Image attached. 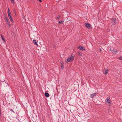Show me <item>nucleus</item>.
Here are the masks:
<instances>
[{
  "label": "nucleus",
  "instance_id": "nucleus-20",
  "mask_svg": "<svg viewBox=\"0 0 122 122\" xmlns=\"http://www.w3.org/2000/svg\"><path fill=\"white\" fill-rule=\"evenodd\" d=\"M119 59L120 60H122V56H121L119 57Z\"/></svg>",
  "mask_w": 122,
  "mask_h": 122
},
{
  "label": "nucleus",
  "instance_id": "nucleus-10",
  "mask_svg": "<svg viewBox=\"0 0 122 122\" xmlns=\"http://www.w3.org/2000/svg\"><path fill=\"white\" fill-rule=\"evenodd\" d=\"M33 42L34 43L35 45H36V46H38V45L37 44V42H36L35 40H34Z\"/></svg>",
  "mask_w": 122,
  "mask_h": 122
},
{
  "label": "nucleus",
  "instance_id": "nucleus-7",
  "mask_svg": "<svg viewBox=\"0 0 122 122\" xmlns=\"http://www.w3.org/2000/svg\"><path fill=\"white\" fill-rule=\"evenodd\" d=\"M78 49L81 50L85 51L86 50L85 48L84 47H82L81 46H79L78 48Z\"/></svg>",
  "mask_w": 122,
  "mask_h": 122
},
{
  "label": "nucleus",
  "instance_id": "nucleus-16",
  "mask_svg": "<svg viewBox=\"0 0 122 122\" xmlns=\"http://www.w3.org/2000/svg\"><path fill=\"white\" fill-rule=\"evenodd\" d=\"M7 13L8 14V15H11V13L10 12V10H9V9H8V10L7 11Z\"/></svg>",
  "mask_w": 122,
  "mask_h": 122
},
{
  "label": "nucleus",
  "instance_id": "nucleus-1",
  "mask_svg": "<svg viewBox=\"0 0 122 122\" xmlns=\"http://www.w3.org/2000/svg\"><path fill=\"white\" fill-rule=\"evenodd\" d=\"M75 57V55H71L70 56L68 57L67 60L66 62L68 63L69 62H71L73 61Z\"/></svg>",
  "mask_w": 122,
  "mask_h": 122
},
{
  "label": "nucleus",
  "instance_id": "nucleus-25",
  "mask_svg": "<svg viewBox=\"0 0 122 122\" xmlns=\"http://www.w3.org/2000/svg\"><path fill=\"white\" fill-rule=\"evenodd\" d=\"M109 51H112V50H111V49L110 48V49Z\"/></svg>",
  "mask_w": 122,
  "mask_h": 122
},
{
  "label": "nucleus",
  "instance_id": "nucleus-26",
  "mask_svg": "<svg viewBox=\"0 0 122 122\" xmlns=\"http://www.w3.org/2000/svg\"><path fill=\"white\" fill-rule=\"evenodd\" d=\"M55 45H54L53 46V47H55Z\"/></svg>",
  "mask_w": 122,
  "mask_h": 122
},
{
  "label": "nucleus",
  "instance_id": "nucleus-23",
  "mask_svg": "<svg viewBox=\"0 0 122 122\" xmlns=\"http://www.w3.org/2000/svg\"><path fill=\"white\" fill-rule=\"evenodd\" d=\"M10 110L11 111H12L14 113V112L13 111V110L12 109H11Z\"/></svg>",
  "mask_w": 122,
  "mask_h": 122
},
{
  "label": "nucleus",
  "instance_id": "nucleus-17",
  "mask_svg": "<svg viewBox=\"0 0 122 122\" xmlns=\"http://www.w3.org/2000/svg\"><path fill=\"white\" fill-rule=\"evenodd\" d=\"M64 21H58V23H60L61 24H63L64 23Z\"/></svg>",
  "mask_w": 122,
  "mask_h": 122
},
{
  "label": "nucleus",
  "instance_id": "nucleus-27",
  "mask_svg": "<svg viewBox=\"0 0 122 122\" xmlns=\"http://www.w3.org/2000/svg\"><path fill=\"white\" fill-rule=\"evenodd\" d=\"M15 12V15H16V13H15V12Z\"/></svg>",
  "mask_w": 122,
  "mask_h": 122
},
{
  "label": "nucleus",
  "instance_id": "nucleus-22",
  "mask_svg": "<svg viewBox=\"0 0 122 122\" xmlns=\"http://www.w3.org/2000/svg\"><path fill=\"white\" fill-rule=\"evenodd\" d=\"M99 50H100V52H101V51H102V50L101 48H100L99 49Z\"/></svg>",
  "mask_w": 122,
  "mask_h": 122
},
{
  "label": "nucleus",
  "instance_id": "nucleus-21",
  "mask_svg": "<svg viewBox=\"0 0 122 122\" xmlns=\"http://www.w3.org/2000/svg\"><path fill=\"white\" fill-rule=\"evenodd\" d=\"M1 110L0 108V115H1Z\"/></svg>",
  "mask_w": 122,
  "mask_h": 122
},
{
  "label": "nucleus",
  "instance_id": "nucleus-6",
  "mask_svg": "<svg viewBox=\"0 0 122 122\" xmlns=\"http://www.w3.org/2000/svg\"><path fill=\"white\" fill-rule=\"evenodd\" d=\"M85 24L86 25L85 26L87 28L89 29H91V28L92 27L91 26V25L90 24L88 23H85Z\"/></svg>",
  "mask_w": 122,
  "mask_h": 122
},
{
  "label": "nucleus",
  "instance_id": "nucleus-14",
  "mask_svg": "<svg viewBox=\"0 0 122 122\" xmlns=\"http://www.w3.org/2000/svg\"><path fill=\"white\" fill-rule=\"evenodd\" d=\"M108 69H107V70H106L105 72V75H107V73H108Z\"/></svg>",
  "mask_w": 122,
  "mask_h": 122
},
{
  "label": "nucleus",
  "instance_id": "nucleus-24",
  "mask_svg": "<svg viewBox=\"0 0 122 122\" xmlns=\"http://www.w3.org/2000/svg\"><path fill=\"white\" fill-rule=\"evenodd\" d=\"M39 1L40 2H42V1L41 0H39Z\"/></svg>",
  "mask_w": 122,
  "mask_h": 122
},
{
  "label": "nucleus",
  "instance_id": "nucleus-5",
  "mask_svg": "<svg viewBox=\"0 0 122 122\" xmlns=\"http://www.w3.org/2000/svg\"><path fill=\"white\" fill-rule=\"evenodd\" d=\"M97 95V93H95L91 94L90 95V96L92 98H93L94 97H95Z\"/></svg>",
  "mask_w": 122,
  "mask_h": 122
},
{
  "label": "nucleus",
  "instance_id": "nucleus-2",
  "mask_svg": "<svg viewBox=\"0 0 122 122\" xmlns=\"http://www.w3.org/2000/svg\"><path fill=\"white\" fill-rule=\"evenodd\" d=\"M117 21L115 18H112L111 19V23L113 25L116 24Z\"/></svg>",
  "mask_w": 122,
  "mask_h": 122
},
{
  "label": "nucleus",
  "instance_id": "nucleus-8",
  "mask_svg": "<svg viewBox=\"0 0 122 122\" xmlns=\"http://www.w3.org/2000/svg\"><path fill=\"white\" fill-rule=\"evenodd\" d=\"M8 16L9 17V19L10 20V21L12 22H13V20L12 19V16L11 15H11H8Z\"/></svg>",
  "mask_w": 122,
  "mask_h": 122
},
{
  "label": "nucleus",
  "instance_id": "nucleus-11",
  "mask_svg": "<svg viewBox=\"0 0 122 122\" xmlns=\"http://www.w3.org/2000/svg\"><path fill=\"white\" fill-rule=\"evenodd\" d=\"M117 50L116 49H113V50H112V53L114 54H115L116 53L117 51Z\"/></svg>",
  "mask_w": 122,
  "mask_h": 122
},
{
  "label": "nucleus",
  "instance_id": "nucleus-15",
  "mask_svg": "<svg viewBox=\"0 0 122 122\" xmlns=\"http://www.w3.org/2000/svg\"><path fill=\"white\" fill-rule=\"evenodd\" d=\"M1 37L2 39V40H3L5 42V39L3 37V36L2 35H1Z\"/></svg>",
  "mask_w": 122,
  "mask_h": 122
},
{
  "label": "nucleus",
  "instance_id": "nucleus-19",
  "mask_svg": "<svg viewBox=\"0 0 122 122\" xmlns=\"http://www.w3.org/2000/svg\"><path fill=\"white\" fill-rule=\"evenodd\" d=\"M10 1H11V3L13 4H14V3H15V2L14 1V0H10Z\"/></svg>",
  "mask_w": 122,
  "mask_h": 122
},
{
  "label": "nucleus",
  "instance_id": "nucleus-13",
  "mask_svg": "<svg viewBox=\"0 0 122 122\" xmlns=\"http://www.w3.org/2000/svg\"><path fill=\"white\" fill-rule=\"evenodd\" d=\"M61 15H58V17L56 18V19L57 20H58L61 17Z\"/></svg>",
  "mask_w": 122,
  "mask_h": 122
},
{
  "label": "nucleus",
  "instance_id": "nucleus-3",
  "mask_svg": "<svg viewBox=\"0 0 122 122\" xmlns=\"http://www.w3.org/2000/svg\"><path fill=\"white\" fill-rule=\"evenodd\" d=\"M5 19L6 20V22L7 24L8 25V27H9L10 25V22L8 19L7 17H5Z\"/></svg>",
  "mask_w": 122,
  "mask_h": 122
},
{
  "label": "nucleus",
  "instance_id": "nucleus-12",
  "mask_svg": "<svg viewBox=\"0 0 122 122\" xmlns=\"http://www.w3.org/2000/svg\"><path fill=\"white\" fill-rule=\"evenodd\" d=\"M78 55L79 56H82V53L80 51H78Z\"/></svg>",
  "mask_w": 122,
  "mask_h": 122
},
{
  "label": "nucleus",
  "instance_id": "nucleus-4",
  "mask_svg": "<svg viewBox=\"0 0 122 122\" xmlns=\"http://www.w3.org/2000/svg\"><path fill=\"white\" fill-rule=\"evenodd\" d=\"M111 101L110 98L109 97H108L107 98V99L106 100V102H107L108 104H111Z\"/></svg>",
  "mask_w": 122,
  "mask_h": 122
},
{
  "label": "nucleus",
  "instance_id": "nucleus-18",
  "mask_svg": "<svg viewBox=\"0 0 122 122\" xmlns=\"http://www.w3.org/2000/svg\"><path fill=\"white\" fill-rule=\"evenodd\" d=\"M61 63V68L62 69H63L64 68V66H63V64L62 63Z\"/></svg>",
  "mask_w": 122,
  "mask_h": 122
},
{
  "label": "nucleus",
  "instance_id": "nucleus-9",
  "mask_svg": "<svg viewBox=\"0 0 122 122\" xmlns=\"http://www.w3.org/2000/svg\"><path fill=\"white\" fill-rule=\"evenodd\" d=\"M45 95L46 97H48L49 96V94L47 92H45Z\"/></svg>",
  "mask_w": 122,
  "mask_h": 122
}]
</instances>
